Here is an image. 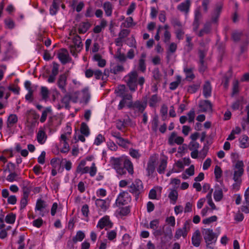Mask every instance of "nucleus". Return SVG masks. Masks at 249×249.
Masks as SVG:
<instances>
[{"instance_id":"dca6fc26","label":"nucleus","mask_w":249,"mask_h":249,"mask_svg":"<svg viewBox=\"0 0 249 249\" xmlns=\"http://www.w3.org/2000/svg\"><path fill=\"white\" fill-rule=\"evenodd\" d=\"M95 205L101 210L105 212L109 207V202H107L106 200L97 199L95 201Z\"/></svg>"},{"instance_id":"79ce46f5","label":"nucleus","mask_w":249,"mask_h":249,"mask_svg":"<svg viewBox=\"0 0 249 249\" xmlns=\"http://www.w3.org/2000/svg\"><path fill=\"white\" fill-rule=\"evenodd\" d=\"M46 206V205L44 201L42 200L41 199H39L37 200L36 206V210L41 211L42 210V209L45 208Z\"/></svg>"},{"instance_id":"9d476101","label":"nucleus","mask_w":249,"mask_h":249,"mask_svg":"<svg viewBox=\"0 0 249 249\" xmlns=\"http://www.w3.org/2000/svg\"><path fill=\"white\" fill-rule=\"evenodd\" d=\"M184 139L182 137H177V133L173 132L171 133L168 139V143L170 145H172L174 143L178 144H181L183 142Z\"/></svg>"},{"instance_id":"4c0bfd02","label":"nucleus","mask_w":249,"mask_h":249,"mask_svg":"<svg viewBox=\"0 0 249 249\" xmlns=\"http://www.w3.org/2000/svg\"><path fill=\"white\" fill-rule=\"evenodd\" d=\"M80 132L85 136H88L89 134V129L85 123H82L81 124Z\"/></svg>"},{"instance_id":"a211bd4d","label":"nucleus","mask_w":249,"mask_h":249,"mask_svg":"<svg viewBox=\"0 0 249 249\" xmlns=\"http://www.w3.org/2000/svg\"><path fill=\"white\" fill-rule=\"evenodd\" d=\"M200 232L199 230H196L193 234L192 237V243L195 247H198L200 244Z\"/></svg>"},{"instance_id":"c85d7f7f","label":"nucleus","mask_w":249,"mask_h":249,"mask_svg":"<svg viewBox=\"0 0 249 249\" xmlns=\"http://www.w3.org/2000/svg\"><path fill=\"white\" fill-rule=\"evenodd\" d=\"M155 161L154 160H151L147 163V167L146 168V170L147 171V175L148 176L151 175L155 171Z\"/></svg>"},{"instance_id":"a18cd8bd","label":"nucleus","mask_w":249,"mask_h":249,"mask_svg":"<svg viewBox=\"0 0 249 249\" xmlns=\"http://www.w3.org/2000/svg\"><path fill=\"white\" fill-rule=\"evenodd\" d=\"M178 193L176 190H172L168 195V197L170 199V200L174 202V204H175L176 202L178 199Z\"/></svg>"},{"instance_id":"338daca9","label":"nucleus","mask_w":249,"mask_h":249,"mask_svg":"<svg viewBox=\"0 0 249 249\" xmlns=\"http://www.w3.org/2000/svg\"><path fill=\"white\" fill-rule=\"evenodd\" d=\"M171 23L174 27H178L179 28H181V27H182L181 23L177 18H173L171 20Z\"/></svg>"},{"instance_id":"680f3d73","label":"nucleus","mask_w":249,"mask_h":249,"mask_svg":"<svg viewBox=\"0 0 249 249\" xmlns=\"http://www.w3.org/2000/svg\"><path fill=\"white\" fill-rule=\"evenodd\" d=\"M159 124V120L157 117H155L152 121V130L156 132L158 129V126Z\"/></svg>"},{"instance_id":"393cba45","label":"nucleus","mask_w":249,"mask_h":249,"mask_svg":"<svg viewBox=\"0 0 249 249\" xmlns=\"http://www.w3.org/2000/svg\"><path fill=\"white\" fill-rule=\"evenodd\" d=\"M47 135L43 130H39L37 134V140L40 144L45 143L47 139Z\"/></svg>"},{"instance_id":"f8f14e48","label":"nucleus","mask_w":249,"mask_h":249,"mask_svg":"<svg viewBox=\"0 0 249 249\" xmlns=\"http://www.w3.org/2000/svg\"><path fill=\"white\" fill-rule=\"evenodd\" d=\"M202 18V15L199 8L196 9L195 12V18L193 23V30L196 31L199 26V20Z\"/></svg>"},{"instance_id":"864d4df0","label":"nucleus","mask_w":249,"mask_h":249,"mask_svg":"<svg viewBox=\"0 0 249 249\" xmlns=\"http://www.w3.org/2000/svg\"><path fill=\"white\" fill-rule=\"evenodd\" d=\"M217 219V216L215 215H213L209 218L203 219L202 221V223L204 224H210L212 222L216 221Z\"/></svg>"},{"instance_id":"5701e85b","label":"nucleus","mask_w":249,"mask_h":249,"mask_svg":"<svg viewBox=\"0 0 249 249\" xmlns=\"http://www.w3.org/2000/svg\"><path fill=\"white\" fill-rule=\"evenodd\" d=\"M90 26V24L89 22H83L79 25L78 32L79 34L85 33Z\"/></svg>"},{"instance_id":"052dcab7","label":"nucleus","mask_w":249,"mask_h":249,"mask_svg":"<svg viewBox=\"0 0 249 249\" xmlns=\"http://www.w3.org/2000/svg\"><path fill=\"white\" fill-rule=\"evenodd\" d=\"M139 69L142 72H144L146 70V66L145 63V60L141 58L139 62Z\"/></svg>"},{"instance_id":"69168bd1","label":"nucleus","mask_w":249,"mask_h":249,"mask_svg":"<svg viewBox=\"0 0 249 249\" xmlns=\"http://www.w3.org/2000/svg\"><path fill=\"white\" fill-rule=\"evenodd\" d=\"M177 49V44L175 43L172 42L170 44L167 52L173 53L176 51Z\"/></svg>"},{"instance_id":"bf43d9fd","label":"nucleus","mask_w":249,"mask_h":249,"mask_svg":"<svg viewBox=\"0 0 249 249\" xmlns=\"http://www.w3.org/2000/svg\"><path fill=\"white\" fill-rule=\"evenodd\" d=\"M105 140V138L101 134L97 135L95 139L94 144L96 145H99Z\"/></svg>"},{"instance_id":"7ed1b4c3","label":"nucleus","mask_w":249,"mask_h":249,"mask_svg":"<svg viewBox=\"0 0 249 249\" xmlns=\"http://www.w3.org/2000/svg\"><path fill=\"white\" fill-rule=\"evenodd\" d=\"M73 45H70V53L73 56L77 55L76 52H79L83 48L81 38L78 35H76L73 38Z\"/></svg>"},{"instance_id":"4d7b16f0","label":"nucleus","mask_w":249,"mask_h":249,"mask_svg":"<svg viewBox=\"0 0 249 249\" xmlns=\"http://www.w3.org/2000/svg\"><path fill=\"white\" fill-rule=\"evenodd\" d=\"M199 144L198 142L194 141L191 142L188 145V148L190 150L193 151L197 150L199 148Z\"/></svg>"},{"instance_id":"e2e57ef3","label":"nucleus","mask_w":249,"mask_h":249,"mask_svg":"<svg viewBox=\"0 0 249 249\" xmlns=\"http://www.w3.org/2000/svg\"><path fill=\"white\" fill-rule=\"evenodd\" d=\"M28 198L26 197L22 196L20 202V209L23 210L24 209L28 203Z\"/></svg>"},{"instance_id":"774afa93","label":"nucleus","mask_w":249,"mask_h":249,"mask_svg":"<svg viewBox=\"0 0 249 249\" xmlns=\"http://www.w3.org/2000/svg\"><path fill=\"white\" fill-rule=\"evenodd\" d=\"M130 31L127 29L122 30L119 34V37L122 39L126 37L129 34Z\"/></svg>"},{"instance_id":"2eb2a0df","label":"nucleus","mask_w":249,"mask_h":249,"mask_svg":"<svg viewBox=\"0 0 249 249\" xmlns=\"http://www.w3.org/2000/svg\"><path fill=\"white\" fill-rule=\"evenodd\" d=\"M62 52L58 53V58L62 64H65L69 62V55L68 51L65 49H61Z\"/></svg>"},{"instance_id":"3c124183","label":"nucleus","mask_w":249,"mask_h":249,"mask_svg":"<svg viewBox=\"0 0 249 249\" xmlns=\"http://www.w3.org/2000/svg\"><path fill=\"white\" fill-rule=\"evenodd\" d=\"M18 174L16 172H11L7 177L6 180L9 182H13L18 180Z\"/></svg>"},{"instance_id":"6e6552de","label":"nucleus","mask_w":249,"mask_h":249,"mask_svg":"<svg viewBox=\"0 0 249 249\" xmlns=\"http://www.w3.org/2000/svg\"><path fill=\"white\" fill-rule=\"evenodd\" d=\"M67 84V75L66 73H63L59 75L58 81L57 86L61 89L62 92L65 93L67 92L66 86Z\"/></svg>"},{"instance_id":"49530a36","label":"nucleus","mask_w":249,"mask_h":249,"mask_svg":"<svg viewBox=\"0 0 249 249\" xmlns=\"http://www.w3.org/2000/svg\"><path fill=\"white\" fill-rule=\"evenodd\" d=\"M181 82V77L179 76H177V80L174 82H172L170 84V89L171 90H175L178 87L179 84Z\"/></svg>"},{"instance_id":"0e129e2a","label":"nucleus","mask_w":249,"mask_h":249,"mask_svg":"<svg viewBox=\"0 0 249 249\" xmlns=\"http://www.w3.org/2000/svg\"><path fill=\"white\" fill-rule=\"evenodd\" d=\"M184 71L186 74V77L193 79L195 78V75L192 73V70L190 68H185Z\"/></svg>"},{"instance_id":"603ef678","label":"nucleus","mask_w":249,"mask_h":249,"mask_svg":"<svg viewBox=\"0 0 249 249\" xmlns=\"http://www.w3.org/2000/svg\"><path fill=\"white\" fill-rule=\"evenodd\" d=\"M41 94L42 98L46 100L48 98L49 90L45 87H42L41 89Z\"/></svg>"},{"instance_id":"13d9d810","label":"nucleus","mask_w":249,"mask_h":249,"mask_svg":"<svg viewBox=\"0 0 249 249\" xmlns=\"http://www.w3.org/2000/svg\"><path fill=\"white\" fill-rule=\"evenodd\" d=\"M84 93L83 99L86 104H87L89 101L90 98V95L88 92V89H85L83 90Z\"/></svg>"},{"instance_id":"473e14b6","label":"nucleus","mask_w":249,"mask_h":249,"mask_svg":"<svg viewBox=\"0 0 249 249\" xmlns=\"http://www.w3.org/2000/svg\"><path fill=\"white\" fill-rule=\"evenodd\" d=\"M4 22L6 28L11 30L14 29L15 27V23L14 21L10 18H5Z\"/></svg>"},{"instance_id":"37998d69","label":"nucleus","mask_w":249,"mask_h":249,"mask_svg":"<svg viewBox=\"0 0 249 249\" xmlns=\"http://www.w3.org/2000/svg\"><path fill=\"white\" fill-rule=\"evenodd\" d=\"M52 111V109L51 107H47L46 109L42 112L41 118L40 119V121L41 123H44L47 118V114Z\"/></svg>"},{"instance_id":"c03bdc74","label":"nucleus","mask_w":249,"mask_h":249,"mask_svg":"<svg viewBox=\"0 0 249 249\" xmlns=\"http://www.w3.org/2000/svg\"><path fill=\"white\" fill-rule=\"evenodd\" d=\"M187 235L186 231H184L182 229L179 228L177 230L175 235V238L178 239L181 236L184 238H185Z\"/></svg>"},{"instance_id":"bb28decb","label":"nucleus","mask_w":249,"mask_h":249,"mask_svg":"<svg viewBox=\"0 0 249 249\" xmlns=\"http://www.w3.org/2000/svg\"><path fill=\"white\" fill-rule=\"evenodd\" d=\"M245 35L246 36L247 38L246 40L243 42L242 44L240 46V51L239 54H241L245 52H246L248 50V47L249 43V34H245Z\"/></svg>"},{"instance_id":"58836bf2","label":"nucleus","mask_w":249,"mask_h":249,"mask_svg":"<svg viewBox=\"0 0 249 249\" xmlns=\"http://www.w3.org/2000/svg\"><path fill=\"white\" fill-rule=\"evenodd\" d=\"M114 57L118 59L120 62H124L126 60V57L124 53H121V49L119 48L117 49L116 53Z\"/></svg>"},{"instance_id":"4468645a","label":"nucleus","mask_w":249,"mask_h":249,"mask_svg":"<svg viewBox=\"0 0 249 249\" xmlns=\"http://www.w3.org/2000/svg\"><path fill=\"white\" fill-rule=\"evenodd\" d=\"M222 5L221 4H217L216 8L213 12L212 15V21L214 23L217 22L220 13L222 11Z\"/></svg>"},{"instance_id":"f704fd0d","label":"nucleus","mask_w":249,"mask_h":249,"mask_svg":"<svg viewBox=\"0 0 249 249\" xmlns=\"http://www.w3.org/2000/svg\"><path fill=\"white\" fill-rule=\"evenodd\" d=\"M223 196L222 190L220 188L215 189L213 193V197L216 201H220Z\"/></svg>"},{"instance_id":"6e6d98bb","label":"nucleus","mask_w":249,"mask_h":249,"mask_svg":"<svg viewBox=\"0 0 249 249\" xmlns=\"http://www.w3.org/2000/svg\"><path fill=\"white\" fill-rule=\"evenodd\" d=\"M214 173L216 179L221 177L222 171L221 168L218 165L215 166Z\"/></svg>"},{"instance_id":"e433bc0d","label":"nucleus","mask_w":249,"mask_h":249,"mask_svg":"<svg viewBox=\"0 0 249 249\" xmlns=\"http://www.w3.org/2000/svg\"><path fill=\"white\" fill-rule=\"evenodd\" d=\"M104 9L107 16H110L112 14V5L109 2H106L103 5Z\"/></svg>"},{"instance_id":"7c9ffc66","label":"nucleus","mask_w":249,"mask_h":249,"mask_svg":"<svg viewBox=\"0 0 249 249\" xmlns=\"http://www.w3.org/2000/svg\"><path fill=\"white\" fill-rule=\"evenodd\" d=\"M65 95L61 99V102L65 105L66 108L70 107L69 104L71 99V96L69 93H65Z\"/></svg>"},{"instance_id":"9b49d317","label":"nucleus","mask_w":249,"mask_h":249,"mask_svg":"<svg viewBox=\"0 0 249 249\" xmlns=\"http://www.w3.org/2000/svg\"><path fill=\"white\" fill-rule=\"evenodd\" d=\"M112 225L113 224L109 220V217L108 216H105L100 219L97 227H99L101 229H103L106 226L109 228H111Z\"/></svg>"},{"instance_id":"412c9836","label":"nucleus","mask_w":249,"mask_h":249,"mask_svg":"<svg viewBox=\"0 0 249 249\" xmlns=\"http://www.w3.org/2000/svg\"><path fill=\"white\" fill-rule=\"evenodd\" d=\"M18 122V117L16 114H12L9 115L7 120V127L11 128Z\"/></svg>"},{"instance_id":"aec40b11","label":"nucleus","mask_w":249,"mask_h":249,"mask_svg":"<svg viewBox=\"0 0 249 249\" xmlns=\"http://www.w3.org/2000/svg\"><path fill=\"white\" fill-rule=\"evenodd\" d=\"M232 76L231 71H229L224 76L222 80V84L225 89H227L229 86L230 80Z\"/></svg>"},{"instance_id":"0eeeda50","label":"nucleus","mask_w":249,"mask_h":249,"mask_svg":"<svg viewBox=\"0 0 249 249\" xmlns=\"http://www.w3.org/2000/svg\"><path fill=\"white\" fill-rule=\"evenodd\" d=\"M97 172V169L94 163H92V165L90 169L89 167H83L81 168V171L76 170V172L78 173H81L84 174L89 172V175L91 177H93L95 175Z\"/></svg>"},{"instance_id":"cd10ccee","label":"nucleus","mask_w":249,"mask_h":249,"mask_svg":"<svg viewBox=\"0 0 249 249\" xmlns=\"http://www.w3.org/2000/svg\"><path fill=\"white\" fill-rule=\"evenodd\" d=\"M161 100V98L159 97L157 94H154L151 96L149 100V105L151 107H155L156 104Z\"/></svg>"},{"instance_id":"ea45409f","label":"nucleus","mask_w":249,"mask_h":249,"mask_svg":"<svg viewBox=\"0 0 249 249\" xmlns=\"http://www.w3.org/2000/svg\"><path fill=\"white\" fill-rule=\"evenodd\" d=\"M16 215L15 214L11 213L8 214L5 217V222L9 224L14 223L16 220Z\"/></svg>"},{"instance_id":"f03ea898","label":"nucleus","mask_w":249,"mask_h":249,"mask_svg":"<svg viewBox=\"0 0 249 249\" xmlns=\"http://www.w3.org/2000/svg\"><path fill=\"white\" fill-rule=\"evenodd\" d=\"M204 239L206 243V247L211 249L210 245L213 243H215L216 241V237L215 234L213 232V230L211 229H204L202 231Z\"/></svg>"},{"instance_id":"5fc2aeb1","label":"nucleus","mask_w":249,"mask_h":249,"mask_svg":"<svg viewBox=\"0 0 249 249\" xmlns=\"http://www.w3.org/2000/svg\"><path fill=\"white\" fill-rule=\"evenodd\" d=\"M168 111V107L165 105L162 106L161 107L160 112L162 116V120H165L166 118L167 114Z\"/></svg>"},{"instance_id":"2f4dec72","label":"nucleus","mask_w":249,"mask_h":249,"mask_svg":"<svg viewBox=\"0 0 249 249\" xmlns=\"http://www.w3.org/2000/svg\"><path fill=\"white\" fill-rule=\"evenodd\" d=\"M152 73L153 77L156 81L154 84L156 86V85L160 83L161 80V75L160 73L159 70L158 69H155L153 71Z\"/></svg>"},{"instance_id":"f257e3e1","label":"nucleus","mask_w":249,"mask_h":249,"mask_svg":"<svg viewBox=\"0 0 249 249\" xmlns=\"http://www.w3.org/2000/svg\"><path fill=\"white\" fill-rule=\"evenodd\" d=\"M137 78L138 74L136 71L131 72L127 76L124 77L127 86L132 92L135 91L137 89Z\"/></svg>"},{"instance_id":"423d86ee","label":"nucleus","mask_w":249,"mask_h":249,"mask_svg":"<svg viewBox=\"0 0 249 249\" xmlns=\"http://www.w3.org/2000/svg\"><path fill=\"white\" fill-rule=\"evenodd\" d=\"M123 161L122 160L119 158L114 159L113 160L114 168L116 170L117 173L120 175L126 174L125 170L123 168Z\"/></svg>"},{"instance_id":"20e7f679","label":"nucleus","mask_w":249,"mask_h":249,"mask_svg":"<svg viewBox=\"0 0 249 249\" xmlns=\"http://www.w3.org/2000/svg\"><path fill=\"white\" fill-rule=\"evenodd\" d=\"M129 192L134 195H140L143 191V184L139 179H136L129 186Z\"/></svg>"},{"instance_id":"72a5a7b5","label":"nucleus","mask_w":249,"mask_h":249,"mask_svg":"<svg viewBox=\"0 0 249 249\" xmlns=\"http://www.w3.org/2000/svg\"><path fill=\"white\" fill-rule=\"evenodd\" d=\"M244 35L243 32L234 31L231 34V38L234 42H238Z\"/></svg>"},{"instance_id":"a878e982","label":"nucleus","mask_w":249,"mask_h":249,"mask_svg":"<svg viewBox=\"0 0 249 249\" xmlns=\"http://www.w3.org/2000/svg\"><path fill=\"white\" fill-rule=\"evenodd\" d=\"M60 0H53L52 6L50 7V12L52 15L56 14L58 9H59V4Z\"/></svg>"},{"instance_id":"ddd939ff","label":"nucleus","mask_w":249,"mask_h":249,"mask_svg":"<svg viewBox=\"0 0 249 249\" xmlns=\"http://www.w3.org/2000/svg\"><path fill=\"white\" fill-rule=\"evenodd\" d=\"M212 30V24L210 21L206 22L203 26V28L200 30L198 34L199 37L203 36L204 35L209 34Z\"/></svg>"},{"instance_id":"de8ad7c7","label":"nucleus","mask_w":249,"mask_h":249,"mask_svg":"<svg viewBox=\"0 0 249 249\" xmlns=\"http://www.w3.org/2000/svg\"><path fill=\"white\" fill-rule=\"evenodd\" d=\"M124 71V68L122 65L115 66L110 69V72L115 74Z\"/></svg>"},{"instance_id":"39448f33","label":"nucleus","mask_w":249,"mask_h":249,"mask_svg":"<svg viewBox=\"0 0 249 249\" xmlns=\"http://www.w3.org/2000/svg\"><path fill=\"white\" fill-rule=\"evenodd\" d=\"M127 107L131 109H136L141 113H142L145 108V103L142 104V102L137 100L134 102L131 101L129 102Z\"/></svg>"},{"instance_id":"a19ab883","label":"nucleus","mask_w":249,"mask_h":249,"mask_svg":"<svg viewBox=\"0 0 249 249\" xmlns=\"http://www.w3.org/2000/svg\"><path fill=\"white\" fill-rule=\"evenodd\" d=\"M116 142L119 146L123 148H126L127 146V144L130 143V142L127 139H125L121 137L117 140Z\"/></svg>"},{"instance_id":"b1692460","label":"nucleus","mask_w":249,"mask_h":249,"mask_svg":"<svg viewBox=\"0 0 249 249\" xmlns=\"http://www.w3.org/2000/svg\"><path fill=\"white\" fill-rule=\"evenodd\" d=\"M167 162L166 157L160 160V164L158 168L157 169V171L159 174H162L164 173V171L167 167Z\"/></svg>"},{"instance_id":"8fccbe9b","label":"nucleus","mask_w":249,"mask_h":249,"mask_svg":"<svg viewBox=\"0 0 249 249\" xmlns=\"http://www.w3.org/2000/svg\"><path fill=\"white\" fill-rule=\"evenodd\" d=\"M127 120H124L122 121L118 120L116 121V127L118 129L122 130L123 128L126 126Z\"/></svg>"},{"instance_id":"c756f323","label":"nucleus","mask_w":249,"mask_h":249,"mask_svg":"<svg viewBox=\"0 0 249 249\" xmlns=\"http://www.w3.org/2000/svg\"><path fill=\"white\" fill-rule=\"evenodd\" d=\"M249 140V137L244 135H243L240 139L239 142L240 143V147L243 148H245L249 146V142L248 141Z\"/></svg>"},{"instance_id":"4be33fe9","label":"nucleus","mask_w":249,"mask_h":249,"mask_svg":"<svg viewBox=\"0 0 249 249\" xmlns=\"http://www.w3.org/2000/svg\"><path fill=\"white\" fill-rule=\"evenodd\" d=\"M190 5V0H186L185 2H182L179 4L177 8L178 10L181 12H185L187 13L189 11V7Z\"/></svg>"},{"instance_id":"09e8293b","label":"nucleus","mask_w":249,"mask_h":249,"mask_svg":"<svg viewBox=\"0 0 249 249\" xmlns=\"http://www.w3.org/2000/svg\"><path fill=\"white\" fill-rule=\"evenodd\" d=\"M243 173L244 172L241 170L234 171L233 178L234 181L235 182H238V181H239L240 180H241L240 178L243 174Z\"/></svg>"},{"instance_id":"f3484780","label":"nucleus","mask_w":249,"mask_h":249,"mask_svg":"<svg viewBox=\"0 0 249 249\" xmlns=\"http://www.w3.org/2000/svg\"><path fill=\"white\" fill-rule=\"evenodd\" d=\"M212 87L210 82L207 81L203 85V94L205 98H208L211 96Z\"/></svg>"},{"instance_id":"1a4fd4ad","label":"nucleus","mask_w":249,"mask_h":249,"mask_svg":"<svg viewBox=\"0 0 249 249\" xmlns=\"http://www.w3.org/2000/svg\"><path fill=\"white\" fill-rule=\"evenodd\" d=\"M199 111L201 112H209L212 110V105L209 100L201 101L199 104Z\"/></svg>"},{"instance_id":"c9c22d12","label":"nucleus","mask_w":249,"mask_h":249,"mask_svg":"<svg viewBox=\"0 0 249 249\" xmlns=\"http://www.w3.org/2000/svg\"><path fill=\"white\" fill-rule=\"evenodd\" d=\"M85 237V233L81 231H78L76 234L73 237L74 243H77L78 241H82Z\"/></svg>"},{"instance_id":"6ab92c4d","label":"nucleus","mask_w":249,"mask_h":249,"mask_svg":"<svg viewBox=\"0 0 249 249\" xmlns=\"http://www.w3.org/2000/svg\"><path fill=\"white\" fill-rule=\"evenodd\" d=\"M123 168L126 171L127 170L128 172L132 175L134 173L133 171V166L131 161L128 159H125L123 161Z\"/></svg>"}]
</instances>
